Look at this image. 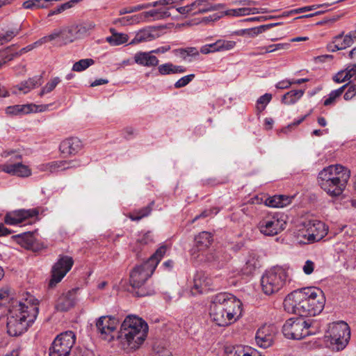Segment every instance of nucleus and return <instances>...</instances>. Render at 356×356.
Instances as JSON below:
<instances>
[{"label": "nucleus", "instance_id": "obj_61", "mask_svg": "<svg viewBox=\"0 0 356 356\" xmlns=\"http://www.w3.org/2000/svg\"><path fill=\"white\" fill-rule=\"evenodd\" d=\"M218 210L216 208H214L213 209H210V210H204L200 215L196 216L195 217V218L192 220V222H194L195 221H196L197 219H199L200 218H206V217L210 216L213 214L216 215L218 213Z\"/></svg>", "mask_w": 356, "mask_h": 356}, {"label": "nucleus", "instance_id": "obj_3", "mask_svg": "<svg viewBox=\"0 0 356 356\" xmlns=\"http://www.w3.org/2000/svg\"><path fill=\"white\" fill-rule=\"evenodd\" d=\"M242 305L241 300L234 295L220 293L212 298L209 314L218 326H227L241 316Z\"/></svg>", "mask_w": 356, "mask_h": 356}, {"label": "nucleus", "instance_id": "obj_6", "mask_svg": "<svg viewBox=\"0 0 356 356\" xmlns=\"http://www.w3.org/2000/svg\"><path fill=\"white\" fill-rule=\"evenodd\" d=\"M167 246L162 245L144 263L136 266L130 273V284L138 290L135 292L138 297H144L153 293L146 291L142 286L153 274L157 265L166 253Z\"/></svg>", "mask_w": 356, "mask_h": 356}, {"label": "nucleus", "instance_id": "obj_23", "mask_svg": "<svg viewBox=\"0 0 356 356\" xmlns=\"http://www.w3.org/2000/svg\"><path fill=\"white\" fill-rule=\"evenodd\" d=\"M82 148V143L78 138L72 137L61 142L60 150L63 154H76Z\"/></svg>", "mask_w": 356, "mask_h": 356}, {"label": "nucleus", "instance_id": "obj_1", "mask_svg": "<svg viewBox=\"0 0 356 356\" xmlns=\"http://www.w3.org/2000/svg\"><path fill=\"white\" fill-rule=\"evenodd\" d=\"M325 298L322 290L317 287H307L295 290L284 300V309L300 316H314L324 308Z\"/></svg>", "mask_w": 356, "mask_h": 356}, {"label": "nucleus", "instance_id": "obj_54", "mask_svg": "<svg viewBox=\"0 0 356 356\" xmlns=\"http://www.w3.org/2000/svg\"><path fill=\"white\" fill-rule=\"evenodd\" d=\"M346 85H347L348 90L345 92L343 98L346 100H350L356 95V83L349 82Z\"/></svg>", "mask_w": 356, "mask_h": 356}, {"label": "nucleus", "instance_id": "obj_57", "mask_svg": "<svg viewBox=\"0 0 356 356\" xmlns=\"http://www.w3.org/2000/svg\"><path fill=\"white\" fill-rule=\"evenodd\" d=\"M220 51L231 50L236 46V42L232 40H218Z\"/></svg>", "mask_w": 356, "mask_h": 356}, {"label": "nucleus", "instance_id": "obj_62", "mask_svg": "<svg viewBox=\"0 0 356 356\" xmlns=\"http://www.w3.org/2000/svg\"><path fill=\"white\" fill-rule=\"evenodd\" d=\"M315 264L311 260H307L305 263V265L302 267L303 272L306 275H310L313 273L314 269Z\"/></svg>", "mask_w": 356, "mask_h": 356}, {"label": "nucleus", "instance_id": "obj_12", "mask_svg": "<svg viewBox=\"0 0 356 356\" xmlns=\"http://www.w3.org/2000/svg\"><path fill=\"white\" fill-rule=\"evenodd\" d=\"M76 340L72 331H66L58 334L49 348V356H69Z\"/></svg>", "mask_w": 356, "mask_h": 356}, {"label": "nucleus", "instance_id": "obj_19", "mask_svg": "<svg viewBox=\"0 0 356 356\" xmlns=\"http://www.w3.org/2000/svg\"><path fill=\"white\" fill-rule=\"evenodd\" d=\"M2 171L13 176L27 177L31 175V170L29 166L24 165L22 162L15 163L3 164Z\"/></svg>", "mask_w": 356, "mask_h": 356}, {"label": "nucleus", "instance_id": "obj_14", "mask_svg": "<svg viewBox=\"0 0 356 356\" xmlns=\"http://www.w3.org/2000/svg\"><path fill=\"white\" fill-rule=\"evenodd\" d=\"M73 264L72 257L67 255L60 256L58 260L52 266L49 286L53 287L60 282L71 270Z\"/></svg>", "mask_w": 356, "mask_h": 356}, {"label": "nucleus", "instance_id": "obj_40", "mask_svg": "<svg viewBox=\"0 0 356 356\" xmlns=\"http://www.w3.org/2000/svg\"><path fill=\"white\" fill-rule=\"evenodd\" d=\"M13 237L17 238L18 243L27 248L33 245L35 241L34 233L31 232H24Z\"/></svg>", "mask_w": 356, "mask_h": 356}, {"label": "nucleus", "instance_id": "obj_50", "mask_svg": "<svg viewBox=\"0 0 356 356\" xmlns=\"http://www.w3.org/2000/svg\"><path fill=\"white\" fill-rule=\"evenodd\" d=\"M272 99V95L268 93H266L265 95L261 96L257 101V110L259 112L263 111L266 105L270 102Z\"/></svg>", "mask_w": 356, "mask_h": 356}, {"label": "nucleus", "instance_id": "obj_17", "mask_svg": "<svg viewBox=\"0 0 356 356\" xmlns=\"http://www.w3.org/2000/svg\"><path fill=\"white\" fill-rule=\"evenodd\" d=\"M48 106V105L38 106L33 104H17L6 107L5 111L9 115H27L33 112L44 111L47 109Z\"/></svg>", "mask_w": 356, "mask_h": 356}, {"label": "nucleus", "instance_id": "obj_52", "mask_svg": "<svg viewBox=\"0 0 356 356\" xmlns=\"http://www.w3.org/2000/svg\"><path fill=\"white\" fill-rule=\"evenodd\" d=\"M60 161L49 162L41 165L40 170L42 171H48L51 173L56 172L60 170Z\"/></svg>", "mask_w": 356, "mask_h": 356}, {"label": "nucleus", "instance_id": "obj_27", "mask_svg": "<svg viewBox=\"0 0 356 356\" xmlns=\"http://www.w3.org/2000/svg\"><path fill=\"white\" fill-rule=\"evenodd\" d=\"M293 197L287 195H274L266 198L265 204L270 207L282 208L291 203Z\"/></svg>", "mask_w": 356, "mask_h": 356}, {"label": "nucleus", "instance_id": "obj_37", "mask_svg": "<svg viewBox=\"0 0 356 356\" xmlns=\"http://www.w3.org/2000/svg\"><path fill=\"white\" fill-rule=\"evenodd\" d=\"M141 22V17L140 14L134 15L132 16H126L114 19L113 24L115 25L129 26Z\"/></svg>", "mask_w": 356, "mask_h": 356}, {"label": "nucleus", "instance_id": "obj_5", "mask_svg": "<svg viewBox=\"0 0 356 356\" xmlns=\"http://www.w3.org/2000/svg\"><path fill=\"white\" fill-rule=\"evenodd\" d=\"M350 172L341 165H330L322 170L318 177L321 188L330 197H338L345 190Z\"/></svg>", "mask_w": 356, "mask_h": 356}, {"label": "nucleus", "instance_id": "obj_36", "mask_svg": "<svg viewBox=\"0 0 356 356\" xmlns=\"http://www.w3.org/2000/svg\"><path fill=\"white\" fill-rule=\"evenodd\" d=\"M113 29H111V32L112 35L109 37H107L106 40L110 44L113 46H118L122 44L126 43L129 40V36L127 34L122 33H116L114 31Z\"/></svg>", "mask_w": 356, "mask_h": 356}, {"label": "nucleus", "instance_id": "obj_38", "mask_svg": "<svg viewBox=\"0 0 356 356\" xmlns=\"http://www.w3.org/2000/svg\"><path fill=\"white\" fill-rule=\"evenodd\" d=\"M152 204H154V202H152L151 204L142 209L136 210L132 213L129 214V218L133 221H138L142 219L143 218L147 216L152 210Z\"/></svg>", "mask_w": 356, "mask_h": 356}, {"label": "nucleus", "instance_id": "obj_28", "mask_svg": "<svg viewBox=\"0 0 356 356\" xmlns=\"http://www.w3.org/2000/svg\"><path fill=\"white\" fill-rule=\"evenodd\" d=\"M230 259V254H226L222 250L211 252L207 257V260L209 262L213 263L218 268L222 267Z\"/></svg>", "mask_w": 356, "mask_h": 356}, {"label": "nucleus", "instance_id": "obj_46", "mask_svg": "<svg viewBox=\"0 0 356 356\" xmlns=\"http://www.w3.org/2000/svg\"><path fill=\"white\" fill-rule=\"evenodd\" d=\"M92 64H94V60L91 58L81 59L73 65L72 70L76 72H81L87 69Z\"/></svg>", "mask_w": 356, "mask_h": 356}, {"label": "nucleus", "instance_id": "obj_9", "mask_svg": "<svg viewBox=\"0 0 356 356\" xmlns=\"http://www.w3.org/2000/svg\"><path fill=\"white\" fill-rule=\"evenodd\" d=\"M286 216L283 213H264L257 227L264 235L273 236L286 228Z\"/></svg>", "mask_w": 356, "mask_h": 356}, {"label": "nucleus", "instance_id": "obj_47", "mask_svg": "<svg viewBox=\"0 0 356 356\" xmlns=\"http://www.w3.org/2000/svg\"><path fill=\"white\" fill-rule=\"evenodd\" d=\"M329 4H316V5H312V6H304L302 8L291 10L290 11L286 12L285 13H286V15L298 14V13H305V12H307V11L314 10L316 8L323 7L325 6H327Z\"/></svg>", "mask_w": 356, "mask_h": 356}, {"label": "nucleus", "instance_id": "obj_59", "mask_svg": "<svg viewBox=\"0 0 356 356\" xmlns=\"http://www.w3.org/2000/svg\"><path fill=\"white\" fill-rule=\"evenodd\" d=\"M143 9H144L143 3L137 5L135 6H131L129 8H123L119 10V15H123L128 14V13L138 12V11H140Z\"/></svg>", "mask_w": 356, "mask_h": 356}, {"label": "nucleus", "instance_id": "obj_20", "mask_svg": "<svg viewBox=\"0 0 356 356\" xmlns=\"http://www.w3.org/2000/svg\"><path fill=\"white\" fill-rule=\"evenodd\" d=\"M76 289H72L63 293L58 298L56 309L58 311L66 312L74 306L76 302Z\"/></svg>", "mask_w": 356, "mask_h": 356}, {"label": "nucleus", "instance_id": "obj_21", "mask_svg": "<svg viewBox=\"0 0 356 356\" xmlns=\"http://www.w3.org/2000/svg\"><path fill=\"white\" fill-rule=\"evenodd\" d=\"M211 280L204 273L197 272L193 277V293H203L210 290Z\"/></svg>", "mask_w": 356, "mask_h": 356}, {"label": "nucleus", "instance_id": "obj_26", "mask_svg": "<svg viewBox=\"0 0 356 356\" xmlns=\"http://www.w3.org/2000/svg\"><path fill=\"white\" fill-rule=\"evenodd\" d=\"M227 356H262L257 350L242 346L226 347Z\"/></svg>", "mask_w": 356, "mask_h": 356}, {"label": "nucleus", "instance_id": "obj_64", "mask_svg": "<svg viewBox=\"0 0 356 356\" xmlns=\"http://www.w3.org/2000/svg\"><path fill=\"white\" fill-rule=\"evenodd\" d=\"M293 84V82L290 81L289 80H282L281 81H279L276 84V88L278 89H286L289 88Z\"/></svg>", "mask_w": 356, "mask_h": 356}, {"label": "nucleus", "instance_id": "obj_16", "mask_svg": "<svg viewBox=\"0 0 356 356\" xmlns=\"http://www.w3.org/2000/svg\"><path fill=\"white\" fill-rule=\"evenodd\" d=\"M277 332V329L274 325H262L256 333L255 340L257 345L264 348L270 347L273 343Z\"/></svg>", "mask_w": 356, "mask_h": 356}, {"label": "nucleus", "instance_id": "obj_29", "mask_svg": "<svg viewBox=\"0 0 356 356\" xmlns=\"http://www.w3.org/2000/svg\"><path fill=\"white\" fill-rule=\"evenodd\" d=\"M353 40L354 38L351 35L350 33L345 36L339 35L334 38L332 44L330 46V49L332 51L344 49L353 44Z\"/></svg>", "mask_w": 356, "mask_h": 356}, {"label": "nucleus", "instance_id": "obj_15", "mask_svg": "<svg viewBox=\"0 0 356 356\" xmlns=\"http://www.w3.org/2000/svg\"><path fill=\"white\" fill-rule=\"evenodd\" d=\"M40 212V208L19 209L7 213L4 218V222L8 225H17L29 220V218H37Z\"/></svg>", "mask_w": 356, "mask_h": 356}, {"label": "nucleus", "instance_id": "obj_44", "mask_svg": "<svg viewBox=\"0 0 356 356\" xmlns=\"http://www.w3.org/2000/svg\"><path fill=\"white\" fill-rule=\"evenodd\" d=\"M59 77H54L48 81L46 85L41 89L39 96L42 97L45 94L49 93L53 91L58 84L60 82Z\"/></svg>", "mask_w": 356, "mask_h": 356}, {"label": "nucleus", "instance_id": "obj_4", "mask_svg": "<svg viewBox=\"0 0 356 356\" xmlns=\"http://www.w3.org/2000/svg\"><path fill=\"white\" fill-rule=\"evenodd\" d=\"M148 325L142 318L130 315L126 317L121 325L120 332H118L124 348L136 350L145 340Z\"/></svg>", "mask_w": 356, "mask_h": 356}, {"label": "nucleus", "instance_id": "obj_18", "mask_svg": "<svg viewBox=\"0 0 356 356\" xmlns=\"http://www.w3.org/2000/svg\"><path fill=\"white\" fill-rule=\"evenodd\" d=\"M54 40L60 38V44H67L79 38L74 25L55 29L51 32Z\"/></svg>", "mask_w": 356, "mask_h": 356}, {"label": "nucleus", "instance_id": "obj_63", "mask_svg": "<svg viewBox=\"0 0 356 356\" xmlns=\"http://www.w3.org/2000/svg\"><path fill=\"white\" fill-rule=\"evenodd\" d=\"M334 81L336 83H343L348 81L347 73L344 70L339 72L333 77Z\"/></svg>", "mask_w": 356, "mask_h": 356}, {"label": "nucleus", "instance_id": "obj_53", "mask_svg": "<svg viewBox=\"0 0 356 356\" xmlns=\"http://www.w3.org/2000/svg\"><path fill=\"white\" fill-rule=\"evenodd\" d=\"M259 266V261L254 254H250L245 262L246 270L251 272Z\"/></svg>", "mask_w": 356, "mask_h": 356}, {"label": "nucleus", "instance_id": "obj_32", "mask_svg": "<svg viewBox=\"0 0 356 356\" xmlns=\"http://www.w3.org/2000/svg\"><path fill=\"white\" fill-rule=\"evenodd\" d=\"M152 29H144L140 30L129 42V44L134 45L141 42L152 41L156 38L155 35L152 33Z\"/></svg>", "mask_w": 356, "mask_h": 356}, {"label": "nucleus", "instance_id": "obj_55", "mask_svg": "<svg viewBox=\"0 0 356 356\" xmlns=\"http://www.w3.org/2000/svg\"><path fill=\"white\" fill-rule=\"evenodd\" d=\"M195 77V74H191L179 79L175 83L176 88H181L187 86Z\"/></svg>", "mask_w": 356, "mask_h": 356}, {"label": "nucleus", "instance_id": "obj_43", "mask_svg": "<svg viewBox=\"0 0 356 356\" xmlns=\"http://www.w3.org/2000/svg\"><path fill=\"white\" fill-rule=\"evenodd\" d=\"M23 8L25 9L36 10L39 8H48L44 0H27L23 3Z\"/></svg>", "mask_w": 356, "mask_h": 356}, {"label": "nucleus", "instance_id": "obj_30", "mask_svg": "<svg viewBox=\"0 0 356 356\" xmlns=\"http://www.w3.org/2000/svg\"><path fill=\"white\" fill-rule=\"evenodd\" d=\"M186 71V68L181 65H176L172 63H166L158 66L160 75H169L172 74H181Z\"/></svg>", "mask_w": 356, "mask_h": 356}, {"label": "nucleus", "instance_id": "obj_2", "mask_svg": "<svg viewBox=\"0 0 356 356\" xmlns=\"http://www.w3.org/2000/svg\"><path fill=\"white\" fill-rule=\"evenodd\" d=\"M39 301L29 296L23 302L15 301L9 308L7 332L12 337L24 333L35 321L38 312Z\"/></svg>", "mask_w": 356, "mask_h": 356}, {"label": "nucleus", "instance_id": "obj_25", "mask_svg": "<svg viewBox=\"0 0 356 356\" xmlns=\"http://www.w3.org/2000/svg\"><path fill=\"white\" fill-rule=\"evenodd\" d=\"M141 22H150L155 20H161L169 17L170 13L168 9L163 10L161 9L151 10L140 13Z\"/></svg>", "mask_w": 356, "mask_h": 356}, {"label": "nucleus", "instance_id": "obj_39", "mask_svg": "<svg viewBox=\"0 0 356 356\" xmlns=\"http://www.w3.org/2000/svg\"><path fill=\"white\" fill-rule=\"evenodd\" d=\"M1 157H10L6 163H15L16 162H22V156L19 150L17 149H8L2 152L1 154Z\"/></svg>", "mask_w": 356, "mask_h": 356}, {"label": "nucleus", "instance_id": "obj_56", "mask_svg": "<svg viewBox=\"0 0 356 356\" xmlns=\"http://www.w3.org/2000/svg\"><path fill=\"white\" fill-rule=\"evenodd\" d=\"M222 17H223L222 11L216 13H213V15H211L209 16L202 17L201 19V20L199 22V23L207 24L211 22H214L220 19Z\"/></svg>", "mask_w": 356, "mask_h": 356}, {"label": "nucleus", "instance_id": "obj_11", "mask_svg": "<svg viewBox=\"0 0 356 356\" xmlns=\"http://www.w3.org/2000/svg\"><path fill=\"white\" fill-rule=\"evenodd\" d=\"M305 230L299 234L300 243L311 244L323 239L328 232V227L323 222L310 220L304 223Z\"/></svg>", "mask_w": 356, "mask_h": 356}, {"label": "nucleus", "instance_id": "obj_7", "mask_svg": "<svg viewBox=\"0 0 356 356\" xmlns=\"http://www.w3.org/2000/svg\"><path fill=\"white\" fill-rule=\"evenodd\" d=\"M350 339V329L344 321L332 323L329 325L324 336L326 346L335 351L343 350Z\"/></svg>", "mask_w": 356, "mask_h": 356}, {"label": "nucleus", "instance_id": "obj_8", "mask_svg": "<svg viewBox=\"0 0 356 356\" xmlns=\"http://www.w3.org/2000/svg\"><path fill=\"white\" fill-rule=\"evenodd\" d=\"M317 327L310 320L302 318L288 319L282 326L283 334L287 339L300 340L307 336L314 334Z\"/></svg>", "mask_w": 356, "mask_h": 356}, {"label": "nucleus", "instance_id": "obj_51", "mask_svg": "<svg viewBox=\"0 0 356 356\" xmlns=\"http://www.w3.org/2000/svg\"><path fill=\"white\" fill-rule=\"evenodd\" d=\"M137 244L140 245H149L154 243L153 235L151 232H147L143 234L139 235L136 240Z\"/></svg>", "mask_w": 356, "mask_h": 356}, {"label": "nucleus", "instance_id": "obj_33", "mask_svg": "<svg viewBox=\"0 0 356 356\" xmlns=\"http://www.w3.org/2000/svg\"><path fill=\"white\" fill-rule=\"evenodd\" d=\"M259 8H249L243 7L239 8L229 9L225 11H222L223 16H232V17H241L249 15L250 14H258L260 13Z\"/></svg>", "mask_w": 356, "mask_h": 356}, {"label": "nucleus", "instance_id": "obj_35", "mask_svg": "<svg viewBox=\"0 0 356 356\" xmlns=\"http://www.w3.org/2000/svg\"><path fill=\"white\" fill-rule=\"evenodd\" d=\"M304 93V90H291L283 95L282 102L287 105L294 104L302 97Z\"/></svg>", "mask_w": 356, "mask_h": 356}, {"label": "nucleus", "instance_id": "obj_31", "mask_svg": "<svg viewBox=\"0 0 356 356\" xmlns=\"http://www.w3.org/2000/svg\"><path fill=\"white\" fill-rule=\"evenodd\" d=\"M42 75L35 76L28 80L21 82L17 86V87L19 90L22 91L23 93L26 94L32 89L41 86L42 83Z\"/></svg>", "mask_w": 356, "mask_h": 356}, {"label": "nucleus", "instance_id": "obj_22", "mask_svg": "<svg viewBox=\"0 0 356 356\" xmlns=\"http://www.w3.org/2000/svg\"><path fill=\"white\" fill-rule=\"evenodd\" d=\"M134 62L139 65L151 67L159 65V59L150 51H138L134 57Z\"/></svg>", "mask_w": 356, "mask_h": 356}, {"label": "nucleus", "instance_id": "obj_42", "mask_svg": "<svg viewBox=\"0 0 356 356\" xmlns=\"http://www.w3.org/2000/svg\"><path fill=\"white\" fill-rule=\"evenodd\" d=\"M20 29L0 31V46L11 41L19 33Z\"/></svg>", "mask_w": 356, "mask_h": 356}, {"label": "nucleus", "instance_id": "obj_34", "mask_svg": "<svg viewBox=\"0 0 356 356\" xmlns=\"http://www.w3.org/2000/svg\"><path fill=\"white\" fill-rule=\"evenodd\" d=\"M212 236L208 232L200 233L195 238L196 245L200 250L207 248L212 242Z\"/></svg>", "mask_w": 356, "mask_h": 356}, {"label": "nucleus", "instance_id": "obj_60", "mask_svg": "<svg viewBox=\"0 0 356 356\" xmlns=\"http://www.w3.org/2000/svg\"><path fill=\"white\" fill-rule=\"evenodd\" d=\"M53 40H54V35H52V34L51 33L49 35H48L47 36H44V37L41 38L40 39H39L38 40H37L36 42H33L32 44V45H33V48H35V47L42 45L43 44H45L48 42H51Z\"/></svg>", "mask_w": 356, "mask_h": 356}, {"label": "nucleus", "instance_id": "obj_24", "mask_svg": "<svg viewBox=\"0 0 356 356\" xmlns=\"http://www.w3.org/2000/svg\"><path fill=\"white\" fill-rule=\"evenodd\" d=\"M193 10L197 9L193 15L203 14L207 12L218 10L220 8H224V5L221 3L212 5L208 0H196L191 4Z\"/></svg>", "mask_w": 356, "mask_h": 356}, {"label": "nucleus", "instance_id": "obj_58", "mask_svg": "<svg viewBox=\"0 0 356 356\" xmlns=\"http://www.w3.org/2000/svg\"><path fill=\"white\" fill-rule=\"evenodd\" d=\"M344 71L346 72V74L347 73V79L348 81L353 79L352 83H356V65L353 64L348 65Z\"/></svg>", "mask_w": 356, "mask_h": 356}, {"label": "nucleus", "instance_id": "obj_49", "mask_svg": "<svg viewBox=\"0 0 356 356\" xmlns=\"http://www.w3.org/2000/svg\"><path fill=\"white\" fill-rule=\"evenodd\" d=\"M77 1H78V0H71L68 2H66L65 3L60 5L56 9L51 10L48 14V17H51L52 15L61 13L62 12L65 11V10L72 8L73 6V5L74 3H76Z\"/></svg>", "mask_w": 356, "mask_h": 356}, {"label": "nucleus", "instance_id": "obj_48", "mask_svg": "<svg viewBox=\"0 0 356 356\" xmlns=\"http://www.w3.org/2000/svg\"><path fill=\"white\" fill-rule=\"evenodd\" d=\"M275 25H277V24H265L252 29H245L243 31L246 32L248 35H251L252 37H254L259 35V33H261L263 31H265L266 30Z\"/></svg>", "mask_w": 356, "mask_h": 356}, {"label": "nucleus", "instance_id": "obj_10", "mask_svg": "<svg viewBox=\"0 0 356 356\" xmlns=\"http://www.w3.org/2000/svg\"><path fill=\"white\" fill-rule=\"evenodd\" d=\"M287 278L286 270L276 266L266 271L261 279L262 290L266 295L279 291L284 285Z\"/></svg>", "mask_w": 356, "mask_h": 356}, {"label": "nucleus", "instance_id": "obj_45", "mask_svg": "<svg viewBox=\"0 0 356 356\" xmlns=\"http://www.w3.org/2000/svg\"><path fill=\"white\" fill-rule=\"evenodd\" d=\"M346 86L347 85H343L341 88L331 91L328 95V97L324 101L323 104L325 106H329L333 104L336 99L342 95V93L344 92V90L346 88Z\"/></svg>", "mask_w": 356, "mask_h": 356}, {"label": "nucleus", "instance_id": "obj_41", "mask_svg": "<svg viewBox=\"0 0 356 356\" xmlns=\"http://www.w3.org/2000/svg\"><path fill=\"white\" fill-rule=\"evenodd\" d=\"M79 38L86 35L89 31L92 30L95 24L93 22L87 21L74 25Z\"/></svg>", "mask_w": 356, "mask_h": 356}, {"label": "nucleus", "instance_id": "obj_13", "mask_svg": "<svg viewBox=\"0 0 356 356\" xmlns=\"http://www.w3.org/2000/svg\"><path fill=\"white\" fill-rule=\"evenodd\" d=\"M119 321L111 316H102L96 321V327L99 337L108 342L118 337L116 330Z\"/></svg>", "mask_w": 356, "mask_h": 356}]
</instances>
